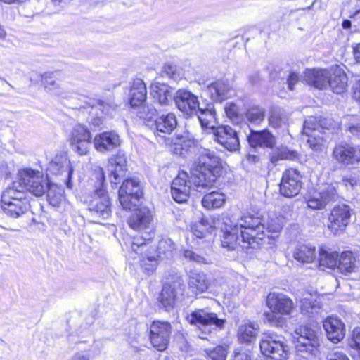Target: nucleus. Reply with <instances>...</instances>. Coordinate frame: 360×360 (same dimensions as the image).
Returning a JSON list of instances; mask_svg holds the SVG:
<instances>
[{
  "instance_id": "1",
  "label": "nucleus",
  "mask_w": 360,
  "mask_h": 360,
  "mask_svg": "<svg viewBox=\"0 0 360 360\" xmlns=\"http://www.w3.org/2000/svg\"><path fill=\"white\" fill-rule=\"evenodd\" d=\"M222 160L214 152L203 149L193 163L192 183L199 192L212 187L222 172Z\"/></svg>"
},
{
  "instance_id": "2",
  "label": "nucleus",
  "mask_w": 360,
  "mask_h": 360,
  "mask_svg": "<svg viewBox=\"0 0 360 360\" xmlns=\"http://www.w3.org/2000/svg\"><path fill=\"white\" fill-rule=\"evenodd\" d=\"M295 347L297 354L314 360L321 345L320 332L309 325H302L295 331Z\"/></svg>"
},
{
  "instance_id": "3",
  "label": "nucleus",
  "mask_w": 360,
  "mask_h": 360,
  "mask_svg": "<svg viewBox=\"0 0 360 360\" xmlns=\"http://www.w3.org/2000/svg\"><path fill=\"white\" fill-rule=\"evenodd\" d=\"M266 306L270 312L265 314L266 319L271 325L281 327L285 323L284 316H290L296 305L293 300L282 292H271L266 297Z\"/></svg>"
},
{
  "instance_id": "4",
  "label": "nucleus",
  "mask_w": 360,
  "mask_h": 360,
  "mask_svg": "<svg viewBox=\"0 0 360 360\" xmlns=\"http://www.w3.org/2000/svg\"><path fill=\"white\" fill-rule=\"evenodd\" d=\"M235 224L239 226L243 248H256L259 246L266 236L264 224L259 216L247 214L241 217Z\"/></svg>"
},
{
  "instance_id": "5",
  "label": "nucleus",
  "mask_w": 360,
  "mask_h": 360,
  "mask_svg": "<svg viewBox=\"0 0 360 360\" xmlns=\"http://www.w3.org/2000/svg\"><path fill=\"white\" fill-rule=\"evenodd\" d=\"M1 207L4 214L11 218H18L30 209V204L25 193L13 182L1 194Z\"/></svg>"
},
{
  "instance_id": "6",
  "label": "nucleus",
  "mask_w": 360,
  "mask_h": 360,
  "mask_svg": "<svg viewBox=\"0 0 360 360\" xmlns=\"http://www.w3.org/2000/svg\"><path fill=\"white\" fill-rule=\"evenodd\" d=\"M153 212L147 207L134 210L127 220L129 226L134 231L142 233L139 243L150 240L154 235Z\"/></svg>"
},
{
  "instance_id": "7",
  "label": "nucleus",
  "mask_w": 360,
  "mask_h": 360,
  "mask_svg": "<svg viewBox=\"0 0 360 360\" xmlns=\"http://www.w3.org/2000/svg\"><path fill=\"white\" fill-rule=\"evenodd\" d=\"M17 186L23 191L24 188L36 196H42L49 186L46 178L39 171L31 169H22L18 172Z\"/></svg>"
},
{
  "instance_id": "8",
  "label": "nucleus",
  "mask_w": 360,
  "mask_h": 360,
  "mask_svg": "<svg viewBox=\"0 0 360 360\" xmlns=\"http://www.w3.org/2000/svg\"><path fill=\"white\" fill-rule=\"evenodd\" d=\"M262 353L273 360H286L289 355V347L284 338L274 333L265 334L260 341Z\"/></svg>"
},
{
  "instance_id": "9",
  "label": "nucleus",
  "mask_w": 360,
  "mask_h": 360,
  "mask_svg": "<svg viewBox=\"0 0 360 360\" xmlns=\"http://www.w3.org/2000/svg\"><path fill=\"white\" fill-rule=\"evenodd\" d=\"M111 205L108 192L103 188L97 189L88 202L90 214L98 222L101 219H107L110 217Z\"/></svg>"
},
{
  "instance_id": "10",
  "label": "nucleus",
  "mask_w": 360,
  "mask_h": 360,
  "mask_svg": "<svg viewBox=\"0 0 360 360\" xmlns=\"http://www.w3.org/2000/svg\"><path fill=\"white\" fill-rule=\"evenodd\" d=\"M188 322L196 325L205 334H209L215 328H222L225 321L219 319L215 313L205 309H196L187 316Z\"/></svg>"
},
{
  "instance_id": "11",
  "label": "nucleus",
  "mask_w": 360,
  "mask_h": 360,
  "mask_svg": "<svg viewBox=\"0 0 360 360\" xmlns=\"http://www.w3.org/2000/svg\"><path fill=\"white\" fill-rule=\"evenodd\" d=\"M142 195L139 182L128 179L124 181L119 189V201L124 210H130L136 206Z\"/></svg>"
},
{
  "instance_id": "12",
  "label": "nucleus",
  "mask_w": 360,
  "mask_h": 360,
  "mask_svg": "<svg viewBox=\"0 0 360 360\" xmlns=\"http://www.w3.org/2000/svg\"><path fill=\"white\" fill-rule=\"evenodd\" d=\"M352 210L347 205L335 206L328 216L327 227L333 235L343 233L350 221Z\"/></svg>"
},
{
  "instance_id": "13",
  "label": "nucleus",
  "mask_w": 360,
  "mask_h": 360,
  "mask_svg": "<svg viewBox=\"0 0 360 360\" xmlns=\"http://www.w3.org/2000/svg\"><path fill=\"white\" fill-rule=\"evenodd\" d=\"M338 198L335 187L330 184L320 186L317 190L310 193L307 198V206L312 210L323 209L330 202Z\"/></svg>"
},
{
  "instance_id": "14",
  "label": "nucleus",
  "mask_w": 360,
  "mask_h": 360,
  "mask_svg": "<svg viewBox=\"0 0 360 360\" xmlns=\"http://www.w3.org/2000/svg\"><path fill=\"white\" fill-rule=\"evenodd\" d=\"M131 248L134 252L142 255V258L140 261L141 267L147 274L153 273L158 265L160 255L154 252V248H148L147 247V243H139V238L133 239L131 243Z\"/></svg>"
},
{
  "instance_id": "15",
  "label": "nucleus",
  "mask_w": 360,
  "mask_h": 360,
  "mask_svg": "<svg viewBox=\"0 0 360 360\" xmlns=\"http://www.w3.org/2000/svg\"><path fill=\"white\" fill-rule=\"evenodd\" d=\"M302 176L295 169H286L282 175L280 184V193L286 198H292L298 195L302 187Z\"/></svg>"
},
{
  "instance_id": "16",
  "label": "nucleus",
  "mask_w": 360,
  "mask_h": 360,
  "mask_svg": "<svg viewBox=\"0 0 360 360\" xmlns=\"http://www.w3.org/2000/svg\"><path fill=\"white\" fill-rule=\"evenodd\" d=\"M170 330L171 326L167 322L155 321L150 326V342L158 350L163 351L167 348Z\"/></svg>"
},
{
  "instance_id": "17",
  "label": "nucleus",
  "mask_w": 360,
  "mask_h": 360,
  "mask_svg": "<svg viewBox=\"0 0 360 360\" xmlns=\"http://www.w3.org/2000/svg\"><path fill=\"white\" fill-rule=\"evenodd\" d=\"M214 139L229 151H236L240 148L237 131L231 127H218L214 132Z\"/></svg>"
},
{
  "instance_id": "18",
  "label": "nucleus",
  "mask_w": 360,
  "mask_h": 360,
  "mask_svg": "<svg viewBox=\"0 0 360 360\" xmlns=\"http://www.w3.org/2000/svg\"><path fill=\"white\" fill-rule=\"evenodd\" d=\"M333 158L341 164L353 165L360 162V147L349 143H340L333 151Z\"/></svg>"
},
{
  "instance_id": "19",
  "label": "nucleus",
  "mask_w": 360,
  "mask_h": 360,
  "mask_svg": "<svg viewBox=\"0 0 360 360\" xmlns=\"http://www.w3.org/2000/svg\"><path fill=\"white\" fill-rule=\"evenodd\" d=\"M191 181L186 172H180L173 180L171 193L173 199L177 202H185L189 197Z\"/></svg>"
},
{
  "instance_id": "20",
  "label": "nucleus",
  "mask_w": 360,
  "mask_h": 360,
  "mask_svg": "<svg viewBox=\"0 0 360 360\" xmlns=\"http://www.w3.org/2000/svg\"><path fill=\"white\" fill-rule=\"evenodd\" d=\"M93 143L98 152L105 153L118 148L121 145V139L114 131H105L96 134L93 139Z\"/></svg>"
},
{
  "instance_id": "21",
  "label": "nucleus",
  "mask_w": 360,
  "mask_h": 360,
  "mask_svg": "<svg viewBox=\"0 0 360 360\" xmlns=\"http://www.w3.org/2000/svg\"><path fill=\"white\" fill-rule=\"evenodd\" d=\"M175 102L178 108L187 115H194L200 108L197 96L186 90L176 92Z\"/></svg>"
},
{
  "instance_id": "22",
  "label": "nucleus",
  "mask_w": 360,
  "mask_h": 360,
  "mask_svg": "<svg viewBox=\"0 0 360 360\" xmlns=\"http://www.w3.org/2000/svg\"><path fill=\"white\" fill-rule=\"evenodd\" d=\"M330 68L327 69H307L304 72V80L309 86L319 89H323L328 86Z\"/></svg>"
},
{
  "instance_id": "23",
  "label": "nucleus",
  "mask_w": 360,
  "mask_h": 360,
  "mask_svg": "<svg viewBox=\"0 0 360 360\" xmlns=\"http://www.w3.org/2000/svg\"><path fill=\"white\" fill-rule=\"evenodd\" d=\"M107 171L112 184H118L127 171V160L124 155H117L108 160Z\"/></svg>"
},
{
  "instance_id": "24",
  "label": "nucleus",
  "mask_w": 360,
  "mask_h": 360,
  "mask_svg": "<svg viewBox=\"0 0 360 360\" xmlns=\"http://www.w3.org/2000/svg\"><path fill=\"white\" fill-rule=\"evenodd\" d=\"M230 224L225 223L224 235L221 239V245L228 250H236L238 246L243 248L241 234L239 226L230 221Z\"/></svg>"
},
{
  "instance_id": "25",
  "label": "nucleus",
  "mask_w": 360,
  "mask_h": 360,
  "mask_svg": "<svg viewBox=\"0 0 360 360\" xmlns=\"http://www.w3.org/2000/svg\"><path fill=\"white\" fill-rule=\"evenodd\" d=\"M323 326L328 340L331 342L338 343L344 338L345 325L340 319L330 316L323 321Z\"/></svg>"
},
{
  "instance_id": "26",
  "label": "nucleus",
  "mask_w": 360,
  "mask_h": 360,
  "mask_svg": "<svg viewBox=\"0 0 360 360\" xmlns=\"http://www.w3.org/2000/svg\"><path fill=\"white\" fill-rule=\"evenodd\" d=\"M298 302L301 313L307 316L317 314L321 307V297L309 292H304Z\"/></svg>"
},
{
  "instance_id": "27",
  "label": "nucleus",
  "mask_w": 360,
  "mask_h": 360,
  "mask_svg": "<svg viewBox=\"0 0 360 360\" xmlns=\"http://www.w3.org/2000/svg\"><path fill=\"white\" fill-rule=\"evenodd\" d=\"M49 170L51 173L54 174L65 173L68 179L67 186L68 188L71 187L70 180L73 172V169L70 165V162L66 153L57 155L50 162Z\"/></svg>"
},
{
  "instance_id": "28",
  "label": "nucleus",
  "mask_w": 360,
  "mask_h": 360,
  "mask_svg": "<svg viewBox=\"0 0 360 360\" xmlns=\"http://www.w3.org/2000/svg\"><path fill=\"white\" fill-rule=\"evenodd\" d=\"M348 78L345 71L338 66L330 68L328 86L336 94L345 92L347 87Z\"/></svg>"
},
{
  "instance_id": "29",
  "label": "nucleus",
  "mask_w": 360,
  "mask_h": 360,
  "mask_svg": "<svg viewBox=\"0 0 360 360\" xmlns=\"http://www.w3.org/2000/svg\"><path fill=\"white\" fill-rule=\"evenodd\" d=\"M248 141L252 148L266 147L272 148L276 144L275 137L268 131H252L248 136Z\"/></svg>"
},
{
  "instance_id": "30",
  "label": "nucleus",
  "mask_w": 360,
  "mask_h": 360,
  "mask_svg": "<svg viewBox=\"0 0 360 360\" xmlns=\"http://www.w3.org/2000/svg\"><path fill=\"white\" fill-rule=\"evenodd\" d=\"M188 285L189 289L197 295L207 290L210 281L204 272L193 271L189 273Z\"/></svg>"
},
{
  "instance_id": "31",
  "label": "nucleus",
  "mask_w": 360,
  "mask_h": 360,
  "mask_svg": "<svg viewBox=\"0 0 360 360\" xmlns=\"http://www.w3.org/2000/svg\"><path fill=\"white\" fill-rule=\"evenodd\" d=\"M41 85L44 89L56 96H63L66 91L55 72H45L41 75Z\"/></svg>"
},
{
  "instance_id": "32",
  "label": "nucleus",
  "mask_w": 360,
  "mask_h": 360,
  "mask_svg": "<svg viewBox=\"0 0 360 360\" xmlns=\"http://www.w3.org/2000/svg\"><path fill=\"white\" fill-rule=\"evenodd\" d=\"M176 118L173 113H168L166 115H162L155 120V134L165 137L164 134H170V133L176 127Z\"/></svg>"
},
{
  "instance_id": "33",
  "label": "nucleus",
  "mask_w": 360,
  "mask_h": 360,
  "mask_svg": "<svg viewBox=\"0 0 360 360\" xmlns=\"http://www.w3.org/2000/svg\"><path fill=\"white\" fill-rule=\"evenodd\" d=\"M151 95L154 102L167 105L173 97L172 89L166 84L155 82L151 86Z\"/></svg>"
},
{
  "instance_id": "34",
  "label": "nucleus",
  "mask_w": 360,
  "mask_h": 360,
  "mask_svg": "<svg viewBox=\"0 0 360 360\" xmlns=\"http://www.w3.org/2000/svg\"><path fill=\"white\" fill-rule=\"evenodd\" d=\"M146 86L141 79L134 80L129 93V103L132 107L141 106L146 99Z\"/></svg>"
},
{
  "instance_id": "35",
  "label": "nucleus",
  "mask_w": 360,
  "mask_h": 360,
  "mask_svg": "<svg viewBox=\"0 0 360 360\" xmlns=\"http://www.w3.org/2000/svg\"><path fill=\"white\" fill-rule=\"evenodd\" d=\"M173 152L179 155H184L190 148L195 146V140L188 133L176 134L172 138Z\"/></svg>"
},
{
  "instance_id": "36",
  "label": "nucleus",
  "mask_w": 360,
  "mask_h": 360,
  "mask_svg": "<svg viewBox=\"0 0 360 360\" xmlns=\"http://www.w3.org/2000/svg\"><path fill=\"white\" fill-rule=\"evenodd\" d=\"M207 91L212 99L220 102L230 95V85L225 81L218 80L207 86Z\"/></svg>"
},
{
  "instance_id": "37",
  "label": "nucleus",
  "mask_w": 360,
  "mask_h": 360,
  "mask_svg": "<svg viewBox=\"0 0 360 360\" xmlns=\"http://www.w3.org/2000/svg\"><path fill=\"white\" fill-rule=\"evenodd\" d=\"M293 257L301 263H311L316 258L315 247L309 245H299L293 252Z\"/></svg>"
},
{
  "instance_id": "38",
  "label": "nucleus",
  "mask_w": 360,
  "mask_h": 360,
  "mask_svg": "<svg viewBox=\"0 0 360 360\" xmlns=\"http://www.w3.org/2000/svg\"><path fill=\"white\" fill-rule=\"evenodd\" d=\"M357 260L352 252L345 251L341 253L338 268L342 273H351L357 269Z\"/></svg>"
},
{
  "instance_id": "39",
  "label": "nucleus",
  "mask_w": 360,
  "mask_h": 360,
  "mask_svg": "<svg viewBox=\"0 0 360 360\" xmlns=\"http://www.w3.org/2000/svg\"><path fill=\"white\" fill-rule=\"evenodd\" d=\"M194 115L197 116L202 128L214 129L216 123L215 111L210 105L205 109L198 108Z\"/></svg>"
},
{
  "instance_id": "40",
  "label": "nucleus",
  "mask_w": 360,
  "mask_h": 360,
  "mask_svg": "<svg viewBox=\"0 0 360 360\" xmlns=\"http://www.w3.org/2000/svg\"><path fill=\"white\" fill-rule=\"evenodd\" d=\"M340 255L335 251H330L325 248L319 250V264L329 269L338 266Z\"/></svg>"
},
{
  "instance_id": "41",
  "label": "nucleus",
  "mask_w": 360,
  "mask_h": 360,
  "mask_svg": "<svg viewBox=\"0 0 360 360\" xmlns=\"http://www.w3.org/2000/svg\"><path fill=\"white\" fill-rule=\"evenodd\" d=\"M176 292L175 287L170 284H165L159 296V302L167 310L173 307L176 301Z\"/></svg>"
},
{
  "instance_id": "42",
  "label": "nucleus",
  "mask_w": 360,
  "mask_h": 360,
  "mask_svg": "<svg viewBox=\"0 0 360 360\" xmlns=\"http://www.w3.org/2000/svg\"><path fill=\"white\" fill-rule=\"evenodd\" d=\"M225 201V195L222 193L212 191L204 195L202 205L207 209H214L221 207Z\"/></svg>"
},
{
  "instance_id": "43",
  "label": "nucleus",
  "mask_w": 360,
  "mask_h": 360,
  "mask_svg": "<svg viewBox=\"0 0 360 360\" xmlns=\"http://www.w3.org/2000/svg\"><path fill=\"white\" fill-rule=\"evenodd\" d=\"M47 200L53 207H60L64 202V190L56 184H49L47 187Z\"/></svg>"
},
{
  "instance_id": "44",
  "label": "nucleus",
  "mask_w": 360,
  "mask_h": 360,
  "mask_svg": "<svg viewBox=\"0 0 360 360\" xmlns=\"http://www.w3.org/2000/svg\"><path fill=\"white\" fill-rule=\"evenodd\" d=\"M257 332V325L254 323L244 324L240 326L238 337L241 342H251L255 339Z\"/></svg>"
},
{
  "instance_id": "45",
  "label": "nucleus",
  "mask_w": 360,
  "mask_h": 360,
  "mask_svg": "<svg viewBox=\"0 0 360 360\" xmlns=\"http://www.w3.org/2000/svg\"><path fill=\"white\" fill-rule=\"evenodd\" d=\"M191 230L197 238H203L214 231V227L211 221L202 218L200 221L193 224L191 226Z\"/></svg>"
},
{
  "instance_id": "46",
  "label": "nucleus",
  "mask_w": 360,
  "mask_h": 360,
  "mask_svg": "<svg viewBox=\"0 0 360 360\" xmlns=\"http://www.w3.org/2000/svg\"><path fill=\"white\" fill-rule=\"evenodd\" d=\"M298 158V153L295 150H290L286 147L277 148L273 153L271 161L275 163L279 160H295Z\"/></svg>"
},
{
  "instance_id": "47",
  "label": "nucleus",
  "mask_w": 360,
  "mask_h": 360,
  "mask_svg": "<svg viewBox=\"0 0 360 360\" xmlns=\"http://www.w3.org/2000/svg\"><path fill=\"white\" fill-rule=\"evenodd\" d=\"M80 140H91V134L85 126L78 124L72 130L70 142L80 141Z\"/></svg>"
},
{
  "instance_id": "48",
  "label": "nucleus",
  "mask_w": 360,
  "mask_h": 360,
  "mask_svg": "<svg viewBox=\"0 0 360 360\" xmlns=\"http://www.w3.org/2000/svg\"><path fill=\"white\" fill-rule=\"evenodd\" d=\"M322 128L316 119L313 117L305 120L303 125V134L309 136L315 134H322Z\"/></svg>"
},
{
  "instance_id": "49",
  "label": "nucleus",
  "mask_w": 360,
  "mask_h": 360,
  "mask_svg": "<svg viewBox=\"0 0 360 360\" xmlns=\"http://www.w3.org/2000/svg\"><path fill=\"white\" fill-rule=\"evenodd\" d=\"M321 134H315L307 136V143L309 147L315 152H321L326 148V141Z\"/></svg>"
},
{
  "instance_id": "50",
  "label": "nucleus",
  "mask_w": 360,
  "mask_h": 360,
  "mask_svg": "<svg viewBox=\"0 0 360 360\" xmlns=\"http://www.w3.org/2000/svg\"><path fill=\"white\" fill-rule=\"evenodd\" d=\"M283 219L276 216L269 217L264 225V229L269 233H277L283 229Z\"/></svg>"
},
{
  "instance_id": "51",
  "label": "nucleus",
  "mask_w": 360,
  "mask_h": 360,
  "mask_svg": "<svg viewBox=\"0 0 360 360\" xmlns=\"http://www.w3.org/2000/svg\"><path fill=\"white\" fill-rule=\"evenodd\" d=\"M287 120L286 115L280 110H274L269 117V124L274 128H279L286 125Z\"/></svg>"
},
{
  "instance_id": "52",
  "label": "nucleus",
  "mask_w": 360,
  "mask_h": 360,
  "mask_svg": "<svg viewBox=\"0 0 360 360\" xmlns=\"http://www.w3.org/2000/svg\"><path fill=\"white\" fill-rule=\"evenodd\" d=\"M246 117L250 123L258 124L264 120V112L258 107H252L248 109Z\"/></svg>"
},
{
  "instance_id": "53",
  "label": "nucleus",
  "mask_w": 360,
  "mask_h": 360,
  "mask_svg": "<svg viewBox=\"0 0 360 360\" xmlns=\"http://www.w3.org/2000/svg\"><path fill=\"white\" fill-rule=\"evenodd\" d=\"M91 140H80V141H70V145L72 147L74 151L78 153L79 155H86L88 154Z\"/></svg>"
},
{
  "instance_id": "54",
  "label": "nucleus",
  "mask_w": 360,
  "mask_h": 360,
  "mask_svg": "<svg viewBox=\"0 0 360 360\" xmlns=\"http://www.w3.org/2000/svg\"><path fill=\"white\" fill-rule=\"evenodd\" d=\"M227 353V348L221 345L207 351V355L211 360H226Z\"/></svg>"
},
{
  "instance_id": "55",
  "label": "nucleus",
  "mask_w": 360,
  "mask_h": 360,
  "mask_svg": "<svg viewBox=\"0 0 360 360\" xmlns=\"http://www.w3.org/2000/svg\"><path fill=\"white\" fill-rule=\"evenodd\" d=\"M157 110L152 105H141L138 115L140 118L150 121L156 115Z\"/></svg>"
},
{
  "instance_id": "56",
  "label": "nucleus",
  "mask_w": 360,
  "mask_h": 360,
  "mask_svg": "<svg viewBox=\"0 0 360 360\" xmlns=\"http://www.w3.org/2000/svg\"><path fill=\"white\" fill-rule=\"evenodd\" d=\"M184 256L189 261L195 262L199 264H208L209 259L191 250H186L184 252Z\"/></svg>"
},
{
  "instance_id": "57",
  "label": "nucleus",
  "mask_w": 360,
  "mask_h": 360,
  "mask_svg": "<svg viewBox=\"0 0 360 360\" xmlns=\"http://www.w3.org/2000/svg\"><path fill=\"white\" fill-rule=\"evenodd\" d=\"M351 121L348 126L349 131L354 136L360 139V117L358 118L354 116L349 117Z\"/></svg>"
},
{
  "instance_id": "58",
  "label": "nucleus",
  "mask_w": 360,
  "mask_h": 360,
  "mask_svg": "<svg viewBox=\"0 0 360 360\" xmlns=\"http://www.w3.org/2000/svg\"><path fill=\"white\" fill-rule=\"evenodd\" d=\"M162 73L173 79L180 78L181 74L175 65L172 64H166L163 67Z\"/></svg>"
},
{
  "instance_id": "59",
  "label": "nucleus",
  "mask_w": 360,
  "mask_h": 360,
  "mask_svg": "<svg viewBox=\"0 0 360 360\" xmlns=\"http://www.w3.org/2000/svg\"><path fill=\"white\" fill-rule=\"evenodd\" d=\"M349 345L351 347L360 351V328H355L353 330Z\"/></svg>"
},
{
  "instance_id": "60",
  "label": "nucleus",
  "mask_w": 360,
  "mask_h": 360,
  "mask_svg": "<svg viewBox=\"0 0 360 360\" xmlns=\"http://www.w3.org/2000/svg\"><path fill=\"white\" fill-rule=\"evenodd\" d=\"M98 104L100 105L102 111L107 114L110 113L111 110H115L116 108V104L112 98H109L106 101L99 100Z\"/></svg>"
},
{
  "instance_id": "61",
  "label": "nucleus",
  "mask_w": 360,
  "mask_h": 360,
  "mask_svg": "<svg viewBox=\"0 0 360 360\" xmlns=\"http://www.w3.org/2000/svg\"><path fill=\"white\" fill-rule=\"evenodd\" d=\"M327 360H349V359L342 352L335 351L328 354Z\"/></svg>"
},
{
  "instance_id": "62",
  "label": "nucleus",
  "mask_w": 360,
  "mask_h": 360,
  "mask_svg": "<svg viewBox=\"0 0 360 360\" xmlns=\"http://www.w3.org/2000/svg\"><path fill=\"white\" fill-rule=\"evenodd\" d=\"M231 360H250V356L245 352L235 350Z\"/></svg>"
},
{
  "instance_id": "63",
  "label": "nucleus",
  "mask_w": 360,
  "mask_h": 360,
  "mask_svg": "<svg viewBox=\"0 0 360 360\" xmlns=\"http://www.w3.org/2000/svg\"><path fill=\"white\" fill-rule=\"evenodd\" d=\"M70 360H89V354L87 352H79L75 354Z\"/></svg>"
},
{
  "instance_id": "64",
  "label": "nucleus",
  "mask_w": 360,
  "mask_h": 360,
  "mask_svg": "<svg viewBox=\"0 0 360 360\" xmlns=\"http://www.w3.org/2000/svg\"><path fill=\"white\" fill-rule=\"evenodd\" d=\"M299 77L297 74L293 72L292 73L288 78V87L290 90L294 89V85L298 82Z\"/></svg>"
}]
</instances>
